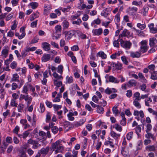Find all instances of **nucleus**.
<instances>
[{
	"mask_svg": "<svg viewBox=\"0 0 157 157\" xmlns=\"http://www.w3.org/2000/svg\"><path fill=\"white\" fill-rule=\"evenodd\" d=\"M62 140H59L53 143L51 147L52 150L55 151L54 153L56 154L59 152H61L64 149V147L61 144Z\"/></svg>",
	"mask_w": 157,
	"mask_h": 157,
	"instance_id": "1",
	"label": "nucleus"
},
{
	"mask_svg": "<svg viewBox=\"0 0 157 157\" xmlns=\"http://www.w3.org/2000/svg\"><path fill=\"white\" fill-rule=\"evenodd\" d=\"M121 47L126 49H129L132 45V43L129 41H124L122 39L119 40Z\"/></svg>",
	"mask_w": 157,
	"mask_h": 157,
	"instance_id": "2",
	"label": "nucleus"
},
{
	"mask_svg": "<svg viewBox=\"0 0 157 157\" xmlns=\"http://www.w3.org/2000/svg\"><path fill=\"white\" fill-rule=\"evenodd\" d=\"M24 83V81L23 79H21L18 82V84L15 82H13L12 83L11 85V90H14L17 89H20L23 85Z\"/></svg>",
	"mask_w": 157,
	"mask_h": 157,
	"instance_id": "3",
	"label": "nucleus"
},
{
	"mask_svg": "<svg viewBox=\"0 0 157 157\" xmlns=\"http://www.w3.org/2000/svg\"><path fill=\"white\" fill-rule=\"evenodd\" d=\"M140 52L142 53L146 52L148 49L147 42L146 40H143L140 42Z\"/></svg>",
	"mask_w": 157,
	"mask_h": 157,
	"instance_id": "4",
	"label": "nucleus"
},
{
	"mask_svg": "<svg viewBox=\"0 0 157 157\" xmlns=\"http://www.w3.org/2000/svg\"><path fill=\"white\" fill-rule=\"evenodd\" d=\"M105 78H106V82H109L114 83L117 84L120 81L118 80L116 78L114 77L113 76H109L106 75Z\"/></svg>",
	"mask_w": 157,
	"mask_h": 157,
	"instance_id": "5",
	"label": "nucleus"
},
{
	"mask_svg": "<svg viewBox=\"0 0 157 157\" xmlns=\"http://www.w3.org/2000/svg\"><path fill=\"white\" fill-rule=\"evenodd\" d=\"M61 34V30H53L52 35L53 39L57 40L60 37Z\"/></svg>",
	"mask_w": 157,
	"mask_h": 157,
	"instance_id": "6",
	"label": "nucleus"
},
{
	"mask_svg": "<svg viewBox=\"0 0 157 157\" xmlns=\"http://www.w3.org/2000/svg\"><path fill=\"white\" fill-rule=\"evenodd\" d=\"M78 114V113L77 111L73 112L72 110L69 111L67 115L68 120L70 121H74L75 118L73 116H77Z\"/></svg>",
	"mask_w": 157,
	"mask_h": 157,
	"instance_id": "7",
	"label": "nucleus"
},
{
	"mask_svg": "<svg viewBox=\"0 0 157 157\" xmlns=\"http://www.w3.org/2000/svg\"><path fill=\"white\" fill-rule=\"evenodd\" d=\"M138 8L134 6L129 7L128 8L126 11V12L129 14L133 16L134 14V12L137 11Z\"/></svg>",
	"mask_w": 157,
	"mask_h": 157,
	"instance_id": "8",
	"label": "nucleus"
},
{
	"mask_svg": "<svg viewBox=\"0 0 157 157\" xmlns=\"http://www.w3.org/2000/svg\"><path fill=\"white\" fill-rule=\"evenodd\" d=\"M15 35L21 40L22 39L25 35V30H20L18 33H15Z\"/></svg>",
	"mask_w": 157,
	"mask_h": 157,
	"instance_id": "9",
	"label": "nucleus"
},
{
	"mask_svg": "<svg viewBox=\"0 0 157 157\" xmlns=\"http://www.w3.org/2000/svg\"><path fill=\"white\" fill-rule=\"evenodd\" d=\"M72 155L69 152H67L65 154V157H77L78 151L73 150Z\"/></svg>",
	"mask_w": 157,
	"mask_h": 157,
	"instance_id": "10",
	"label": "nucleus"
},
{
	"mask_svg": "<svg viewBox=\"0 0 157 157\" xmlns=\"http://www.w3.org/2000/svg\"><path fill=\"white\" fill-rule=\"evenodd\" d=\"M77 30H70L69 31H66L64 32V34L66 36H68L69 38H71L74 35L76 36V34H75V32L77 31Z\"/></svg>",
	"mask_w": 157,
	"mask_h": 157,
	"instance_id": "11",
	"label": "nucleus"
},
{
	"mask_svg": "<svg viewBox=\"0 0 157 157\" xmlns=\"http://www.w3.org/2000/svg\"><path fill=\"white\" fill-rule=\"evenodd\" d=\"M121 153L124 157H128L129 156V151L128 147H122L121 150Z\"/></svg>",
	"mask_w": 157,
	"mask_h": 157,
	"instance_id": "12",
	"label": "nucleus"
},
{
	"mask_svg": "<svg viewBox=\"0 0 157 157\" xmlns=\"http://www.w3.org/2000/svg\"><path fill=\"white\" fill-rule=\"evenodd\" d=\"M113 140L110 137L108 138L104 143V144L106 146H109L111 147H113L114 145L113 142Z\"/></svg>",
	"mask_w": 157,
	"mask_h": 157,
	"instance_id": "13",
	"label": "nucleus"
},
{
	"mask_svg": "<svg viewBox=\"0 0 157 157\" xmlns=\"http://www.w3.org/2000/svg\"><path fill=\"white\" fill-rule=\"evenodd\" d=\"M42 47L45 51H48L50 49V45L47 42H43L42 43Z\"/></svg>",
	"mask_w": 157,
	"mask_h": 157,
	"instance_id": "14",
	"label": "nucleus"
},
{
	"mask_svg": "<svg viewBox=\"0 0 157 157\" xmlns=\"http://www.w3.org/2000/svg\"><path fill=\"white\" fill-rule=\"evenodd\" d=\"M9 48L8 47H5L2 51L1 55L4 58H6L9 52Z\"/></svg>",
	"mask_w": 157,
	"mask_h": 157,
	"instance_id": "15",
	"label": "nucleus"
},
{
	"mask_svg": "<svg viewBox=\"0 0 157 157\" xmlns=\"http://www.w3.org/2000/svg\"><path fill=\"white\" fill-rule=\"evenodd\" d=\"M19 76L17 74H14L13 75L12 77L10 80V82H19L20 80H19Z\"/></svg>",
	"mask_w": 157,
	"mask_h": 157,
	"instance_id": "16",
	"label": "nucleus"
},
{
	"mask_svg": "<svg viewBox=\"0 0 157 157\" xmlns=\"http://www.w3.org/2000/svg\"><path fill=\"white\" fill-rule=\"evenodd\" d=\"M50 58V55L45 54H44L42 57L41 59L42 62H46L49 60Z\"/></svg>",
	"mask_w": 157,
	"mask_h": 157,
	"instance_id": "17",
	"label": "nucleus"
},
{
	"mask_svg": "<svg viewBox=\"0 0 157 157\" xmlns=\"http://www.w3.org/2000/svg\"><path fill=\"white\" fill-rule=\"evenodd\" d=\"M133 115L134 116H137L139 115L141 118L144 117V112L142 110H140V111H139L136 110H134Z\"/></svg>",
	"mask_w": 157,
	"mask_h": 157,
	"instance_id": "18",
	"label": "nucleus"
},
{
	"mask_svg": "<svg viewBox=\"0 0 157 157\" xmlns=\"http://www.w3.org/2000/svg\"><path fill=\"white\" fill-rule=\"evenodd\" d=\"M110 135L115 140L118 139L121 136L120 134L116 133L113 131H111Z\"/></svg>",
	"mask_w": 157,
	"mask_h": 157,
	"instance_id": "19",
	"label": "nucleus"
},
{
	"mask_svg": "<svg viewBox=\"0 0 157 157\" xmlns=\"http://www.w3.org/2000/svg\"><path fill=\"white\" fill-rule=\"evenodd\" d=\"M149 8L147 6H144L143 8L139 11V13L143 14L144 16L147 15Z\"/></svg>",
	"mask_w": 157,
	"mask_h": 157,
	"instance_id": "20",
	"label": "nucleus"
},
{
	"mask_svg": "<svg viewBox=\"0 0 157 157\" xmlns=\"http://www.w3.org/2000/svg\"><path fill=\"white\" fill-rule=\"evenodd\" d=\"M130 56L132 58H139L141 55V54L139 52H130Z\"/></svg>",
	"mask_w": 157,
	"mask_h": 157,
	"instance_id": "21",
	"label": "nucleus"
},
{
	"mask_svg": "<svg viewBox=\"0 0 157 157\" xmlns=\"http://www.w3.org/2000/svg\"><path fill=\"white\" fill-rule=\"evenodd\" d=\"M66 129V131L68 130L70 127V122L67 121H65L61 123Z\"/></svg>",
	"mask_w": 157,
	"mask_h": 157,
	"instance_id": "22",
	"label": "nucleus"
},
{
	"mask_svg": "<svg viewBox=\"0 0 157 157\" xmlns=\"http://www.w3.org/2000/svg\"><path fill=\"white\" fill-rule=\"evenodd\" d=\"M39 4L38 3L35 2H30L28 5V6L31 9L34 10L37 8Z\"/></svg>",
	"mask_w": 157,
	"mask_h": 157,
	"instance_id": "23",
	"label": "nucleus"
},
{
	"mask_svg": "<svg viewBox=\"0 0 157 157\" xmlns=\"http://www.w3.org/2000/svg\"><path fill=\"white\" fill-rule=\"evenodd\" d=\"M39 16V13L36 11L35 12L33 13L31 15L30 18V21H32L35 19L38 18Z\"/></svg>",
	"mask_w": 157,
	"mask_h": 157,
	"instance_id": "24",
	"label": "nucleus"
},
{
	"mask_svg": "<svg viewBox=\"0 0 157 157\" xmlns=\"http://www.w3.org/2000/svg\"><path fill=\"white\" fill-rule=\"evenodd\" d=\"M117 91V90L114 88H107L105 90V92L107 94H109L112 92L115 93Z\"/></svg>",
	"mask_w": 157,
	"mask_h": 157,
	"instance_id": "25",
	"label": "nucleus"
},
{
	"mask_svg": "<svg viewBox=\"0 0 157 157\" xmlns=\"http://www.w3.org/2000/svg\"><path fill=\"white\" fill-rule=\"evenodd\" d=\"M75 34H76V36L77 35L81 39H84L86 38V35L82 33L79 30H77V31L75 32Z\"/></svg>",
	"mask_w": 157,
	"mask_h": 157,
	"instance_id": "26",
	"label": "nucleus"
},
{
	"mask_svg": "<svg viewBox=\"0 0 157 157\" xmlns=\"http://www.w3.org/2000/svg\"><path fill=\"white\" fill-rule=\"evenodd\" d=\"M132 34L128 32V30H124L120 36H125L128 37H130L132 36Z\"/></svg>",
	"mask_w": 157,
	"mask_h": 157,
	"instance_id": "27",
	"label": "nucleus"
},
{
	"mask_svg": "<svg viewBox=\"0 0 157 157\" xmlns=\"http://www.w3.org/2000/svg\"><path fill=\"white\" fill-rule=\"evenodd\" d=\"M86 121V118H83L81 119L79 121L76 122L75 124V126L77 127L82 125Z\"/></svg>",
	"mask_w": 157,
	"mask_h": 157,
	"instance_id": "28",
	"label": "nucleus"
},
{
	"mask_svg": "<svg viewBox=\"0 0 157 157\" xmlns=\"http://www.w3.org/2000/svg\"><path fill=\"white\" fill-rule=\"evenodd\" d=\"M78 7L81 10L85 9L86 7V5L83 3V1L82 0H80V2L78 4Z\"/></svg>",
	"mask_w": 157,
	"mask_h": 157,
	"instance_id": "29",
	"label": "nucleus"
},
{
	"mask_svg": "<svg viewBox=\"0 0 157 157\" xmlns=\"http://www.w3.org/2000/svg\"><path fill=\"white\" fill-rule=\"evenodd\" d=\"M145 105V106L149 107L151 106L150 105L152 102V100L150 97H148L144 100Z\"/></svg>",
	"mask_w": 157,
	"mask_h": 157,
	"instance_id": "30",
	"label": "nucleus"
},
{
	"mask_svg": "<svg viewBox=\"0 0 157 157\" xmlns=\"http://www.w3.org/2000/svg\"><path fill=\"white\" fill-rule=\"evenodd\" d=\"M101 14V16H103L104 17H106L109 14V11L107 9H105L102 11Z\"/></svg>",
	"mask_w": 157,
	"mask_h": 157,
	"instance_id": "31",
	"label": "nucleus"
},
{
	"mask_svg": "<svg viewBox=\"0 0 157 157\" xmlns=\"http://www.w3.org/2000/svg\"><path fill=\"white\" fill-rule=\"evenodd\" d=\"M98 56L101 57L103 59H105L107 58L106 55L102 51H100L97 53Z\"/></svg>",
	"mask_w": 157,
	"mask_h": 157,
	"instance_id": "32",
	"label": "nucleus"
},
{
	"mask_svg": "<svg viewBox=\"0 0 157 157\" xmlns=\"http://www.w3.org/2000/svg\"><path fill=\"white\" fill-rule=\"evenodd\" d=\"M62 97V94L60 93H58L57 94V96L52 100V101L54 102H59L60 101V98Z\"/></svg>",
	"mask_w": 157,
	"mask_h": 157,
	"instance_id": "33",
	"label": "nucleus"
},
{
	"mask_svg": "<svg viewBox=\"0 0 157 157\" xmlns=\"http://www.w3.org/2000/svg\"><path fill=\"white\" fill-rule=\"evenodd\" d=\"M113 128H114L117 131L121 132L122 130V127L118 124H116L113 125Z\"/></svg>",
	"mask_w": 157,
	"mask_h": 157,
	"instance_id": "34",
	"label": "nucleus"
},
{
	"mask_svg": "<svg viewBox=\"0 0 157 157\" xmlns=\"http://www.w3.org/2000/svg\"><path fill=\"white\" fill-rule=\"evenodd\" d=\"M29 85H25L23 88L22 92L23 94H28L29 92Z\"/></svg>",
	"mask_w": 157,
	"mask_h": 157,
	"instance_id": "35",
	"label": "nucleus"
},
{
	"mask_svg": "<svg viewBox=\"0 0 157 157\" xmlns=\"http://www.w3.org/2000/svg\"><path fill=\"white\" fill-rule=\"evenodd\" d=\"M157 43V40L155 38H151L149 40V44L151 47L153 46Z\"/></svg>",
	"mask_w": 157,
	"mask_h": 157,
	"instance_id": "36",
	"label": "nucleus"
},
{
	"mask_svg": "<svg viewBox=\"0 0 157 157\" xmlns=\"http://www.w3.org/2000/svg\"><path fill=\"white\" fill-rule=\"evenodd\" d=\"M136 84L137 82L135 80L131 79L128 81V87L129 86H134L136 85Z\"/></svg>",
	"mask_w": 157,
	"mask_h": 157,
	"instance_id": "37",
	"label": "nucleus"
},
{
	"mask_svg": "<svg viewBox=\"0 0 157 157\" xmlns=\"http://www.w3.org/2000/svg\"><path fill=\"white\" fill-rule=\"evenodd\" d=\"M140 100H134L133 101V105L138 109H140L141 108V105L140 103L139 102Z\"/></svg>",
	"mask_w": 157,
	"mask_h": 157,
	"instance_id": "38",
	"label": "nucleus"
},
{
	"mask_svg": "<svg viewBox=\"0 0 157 157\" xmlns=\"http://www.w3.org/2000/svg\"><path fill=\"white\" fill-rule=\"evenodd\" d=\"M54 84L58 87H60L62 85V82L60 80H53Z\"/></svg>",
	"mask_w": 157,
	"mask_h": 157,
	"instance_id": "39",
	"label": "nucleus"
},
{
	"mask_svg": "<svg viewBox=\"0 0 157 157\" xmlns=\"http://www.w3.org/2000/svg\"><path fill=\"white\" fill-rule=\"evenodd\" d=\"M25 100V101L27 102V105L28 106L32 101V98L31 97L29 96L28 95H27Z\"/></svg>",
	"mask_w": 157,
	"mask_h": 157,
	"instance_id": "40",
	"label": "nucleus"
},
{
	"mask_svg": "<svg viewBox=\"0 0 157 157\" xmlns=\"http://www.w3.org/2000/svg\"><path fill=\"white\" fill-rule=\"evenodd\" d=\"M147 67L150 73L155 72V66L154 64H152L150 65L147 66Z\"/></svg>",
	"mask_w": 157,
	"mask_h": 157,
	"instance_id": "41",
	"label": "nucleus"
},
{
	"mask_svg": "<svg viewBox=\"0 0 157 157\" xmlns=\"http://www.w3.org/2000/svg\"><path fill=\"white\" fill-rule=\"evenodd\" d=\"M51 8L48 5L44 7V13L48 15L50 12Z\"/></svg>",
	"mask_w": 157,
	"mask_h": 157,
	"instance_id": "42",
	"label": "nucleus"
},
{
	"mask_svg": "<svg viewBox=\"0 0 157 157\" xmlns=\"http://www.w3.org/2000/svg\"><path fill=\"white\" fill-rule=\"evenodd\" d=\"M133 132L132 131L128 132L126 135V138L127 140H131L133 137Z\"/></svg>",
	"mask_w": 157,
	"mask_h": 157,
	"instance_id": "43",
	"label": "nucleus"
},
{
	"mask_svg": "<svg viewBox=\"0 0 157 157\" xmlns=\"http://www.w3.org/2000/svg\"><path fill=\"white\" fill-rule=\"evenodd\" d=\"M52 75L55 78L54 80H61L63 78V77L61 75H59L56 73H53Z\"/></svg>",
	"mask_w": 157,
	"mask_h": 157,
	"instance_id": "44",
	"label": "nucleus"
},
{
	"mask_svg": "<svg viewBox=\"0 0 157 157\" xmlns=\"http://www.w3.org/2000/svg\"><path fill=\"white\" fill-rule=\"evenodd\" d=\"M114 21L116 23H117L120 21V13H117L115 16Z\"/></svg>",
	"mask_w": 157,
	"mask_h": 157,
	"instance_id": "45",
	"label": "nucleus"
},
{
	"mask_svg": "<svg viewBox=\"0 0 157 157\" xmlns=\"http://www.w3.org/2000/svg\"><path fill=\"white\" fill-rule=\"evenodd\" d=\"M151 74V78L153 80H155L157 79V73L156 71L153 72Z\"/></svg>",
	"mask_w": 157,
	"mask_h": 157,
	"instance_id": "46",
	"label": "nucleus"
},
{
	"mask_svg": "<svg viewBox=\"0 0 157 157\" xmlns=\"http://www.w3.org/2000/svg\"><path fill=\"white\" fill-rule=\"evenodd\" d=\"M136 31L137 34L140 36L144 37L146 35L141 30H136Z\"/></svg>",
	"mask_w": 157,
	"mask_h": 157,
	"instance_id": "47",
	"label": "nucleus"
},
{
	"mask_svg": "<svg viewBox=\"0 0 157 157\" xmlns=\"http://www.w3.org/2000/svg\"><path fill=\"white\" fill-rule=\"evenodd\" d=\"M73 81V78L72 76H67L66 77V83H71Z\"/></svg>",
	"mask_w": 157,
	"mask_h": 157,
	"instance_id": "48",
	"label": "nucleus"
},
{
	"mask_svg": "<svg viewBox=\"0 0 157 157\" xmlns=\"http://www.w3.org/2000/svg\"><path fill=\"white\" fill-rule=\"evenodd\" d=\"M97 113L100 114L103 113L104 111L103 108L100 107L98 105H97Z\"/></svg>",
	"mask_w": 157,
	"mask_h": 157,
	"instance_id": "49",
	"label": "nucleus"
},
{
	"mask_svg": "<svg viewBox=\"0 0 157 157\" xmlns=\"http://www.w3.org/2000/svg\"><path fill=\"white\" fill-rule=\"evenodd\" d=\"M120 55V53L119 52L113 54L110 56V58L112 59H115L117 57H119Z\"/></svg>",
	"mask_w": 157,
	"mask_h": 157,
	"instance_id": "50",
	"label": "nucleus"
},
{
	"mask_svg": "<svg viewBox=\"0 0 157 157\" xmlns=\"http://www.w3.org/2000/svg\"><path fill=\"white\" fill-rule=\"evenodd\" d=\"M54 110L55 111H57L58 110L62 108L61 105H58L57 104H54L53 105Z\"/></svg>",
	"mask_w": 157,
	"mask_h": 157,
	"instance_id": "51",
	"label": "nucleus"
},
{
	"mask_svg": "<svg viewBox=\"0 0 157 157\" xmlns=\"http://www.w3.org/2000/svg\"><path fill=\"white\" fill-rule=\"evenodd\" d=\"M51 114L49 112H47L46 116V121L48 122L51 119Z\"/></svg>",
	"mask_w": 157,
	"mask_h": 157,
	"instance_id": "52",
	"label": "nucleus"
},
{
	"mask_svg": "<svg viewBox=\"0 0 157 157\" xmlns=\"http://www.w3.org/2000/svg\"><path fill=\"white\" fill-rule=\"evenodd\" d=\"M146 149L149 151H154L155 149V147L153 145L147 146L146 147Z\"/></svg>",
	"mask_w": 157,
	"mask_h": 157,
	"instance_id": "53",
	"label": "nucleus"
},
{
	"mask_svg": "<svg viewBox=\"0 0 157 157\" xmlns=\"http://www.w3.org/2000/svg\"><path fill=\"white\" fill-rule=\"evenodd\" d=\"M112 111L113 114L115 116H117L118 114V110L117 109V107L116 106H114L112 108Z\"/></svg>",
	"mask_w": 157,
	"mask_h": 157,
	"instance_id": "54",
	"label": "nucleus"
},
{
	"mask_svg": "<svg viewBox=\"0 0 157 157\" xmlns=\"http://www.w3.org/2000/svg\"><path fill=\"white\" fill-rule=\"evenodd\" d=\"M49 147H47L46 148H43L40 150L41 153L42 154H46L48 153L49 150Z\"/></svg>",
	"mask_w": 157,
	"mask_h": 157,
	"instance_id": "55",
	"label": "nucleus"
},
{
	"mask_svg": "<svg viewBox=\"0 0 157 157\" xmlns=\"http://www.w3.org/2000/svg\"><path fill=\"white\" fill-rule=\"evenodd\" d=\"M137 26L140 29H144L146 28V25L144 24H141L140 23H138L137 24Z\"/></svg>",
	"mask_w": 157,
	"mask_h": 157,
	"instance_id": "56",
	"label": "nucleus"
},
{
	"mask_svg": "<svg viewBox=\"0 0 157 157\" xmlns=\"http://www.w3.org/2000/svg\"><path fill=\"white\" fill-rule=\"evenodd\" d=\"M138 76L141 79L143 82L145 83L147 82L146 79L142 73H139L138 74Z\"/></svg>",
	"mask_w": 157,
	"mask_h": 157,
	"instance_id": "57",
	"label": "nucleus"
},
{
	"mask_svg": "<svg viewBox=\"0 0 157 157\" xmlns=\"http://www.w3.org/2000/svg\"><path fill=\"white\" fill-rule=\"evenodd\" d=\"M102 30H92V32L94 35H99L102 33Z\"/></svg>",
	"mask_w": 157,
	"mask_h": 157,
	"instance_id": "58",
	"label": "nucleus"
},
{
	"mask_svg": "<svg viewBox=\"0 0 157 157\" xmlns=\"http://www.w3.org/2000/svg\"><path fill=\"white\" fill-rule=\"evenodd\" d=\"M24 107L23 104L20 103L17 106V111L19 112H22L23 109Z\"/></svg>",
	"mask_w": 157,
	"mask_h": 157,
	"instance_id": "59",
	"label": "nucleus"
},
{
	"mask_svg": "<svg viewBox=\"0 0 157 157\" xmlns=\"http://www.w3.org/2000/svg\"><path fill=\"white\" fill-rule=\"evenodd\" d=\"M17 103L16 100L12 99L11 100L10 105L13 107H17Z\"/></svg>",
	"mask_w": 157,
	"mask_h": 157,
	"instance_id": "60",
	"label": "nucleus"
},
{
	"mask_svg": "<svg viewBox=\"0 0 157 157\" xmlns=\"http://www.w3.org/2000/svg\"><path fill=\"white\" fill-rule=\"evenodd\" d=\"M63 25L64 29H67L69 25V23L67 21L64 20L63 22Z\"/></svg>",
	"mask_w": 157,
	"mask_h": 157,
	"instance_id": "61",
	"label": "nucleus"
},
{
	"mask_svg": "<svg viewBox=\"0 0 157 157\" xmlns=\"http://www.w3.org/2000/svg\"><path fill=\"white\" fill-rule=\"evenodd\" d=\"M135 131L136 133L138 135V136H139L140 134H139L141 132V128L140 127V125H138L136 126L135 129Z\"/></svg>",
	"mask_w": 157,
	"mask_h": 157,
	"instance_id": "62",
	"label": "nucleus"
},
{
	"mask_svg": "<svg viewBox=\"0 0 157 157\" xmlns=\"http://www.w3.org/2000/svg\"><path fill=\"white\" fill-rule=\"evenodd\" d=\"M140 93L139 92H136L133 95L134 97L135 98L134 100H140Z\"/></svg>",
	"mask_w": 157,
	"mask_h": 157,
	"instance_id": "63",
	"label": "nucleus"
},
{
	"mask_svg": "<svg viewBox=\"0 0 157 157\" xmlns=\"http://www.w3.org/2000/svg\"><path fill=\"white\" fill-rule=\"evenodd\" d=\"M63 66L62 65H59L57 67V72L61 74L63 72Z\"/></svg>",
	"mask_w": 157,
	"mask_h": 157,
	"instance_id": "64",
	"label": "nucleus"
}]
</instances>
